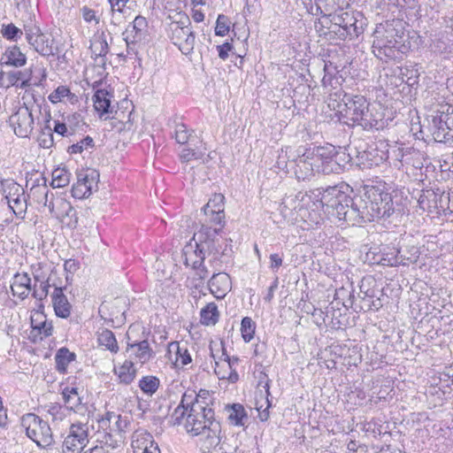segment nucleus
I'll use <instances>...</instances> for the list:
<instances>
[{
  "mask_svg": "<svg viewBox=\"0 0 453 453\" xmlns=\"http://www.w3.org/2000/svg\"><path fill=\"white\" fill-rule=\"evenodd\" d=\"M349 185L329 187L323 192L315 195L319 199L313 205L318 209L322 207L326 211L335 215L339 220L349 225H359L378 219V208L369 203L368 187L361 196L352 198L349 194Z\"/></svg>",
  "mask_w": 453,
  "mask_h": 453,
  "instance_id": "obj_1",
  "label": "nucleus"
},
{
  "mask_svg": "<svg viewBox=\"0 0 453 453\" xmlns=\"http://www.w3.org/2000/svg\"><path fill=\"white\" fill-rule=\"evenodd\" d=\"M219 232L220 228L217 229L202 225L200 230L193 237L196 242V249L194 250L192 245L187 246L184 249L185 265L192 268L202 265L206 254H213L215 259L219 257V255L228 256L232 251L231 243H226L225 247L222 248L219 243L220 240L218 237ZM229 242H232L231 239Z\"/></svg>",
  "mask_w": 453,
  "mask_h": 453,
  "instance_id": "obj_2",
  "label": "nucleus"
},
{
  "mask_svg": "<svg viewBox=\"0 0 453 453\" xmlns=\"http://www.w3.org/2000/svg\"><path fill=\"white\" fill-rule=\"evenodd\" d=\"M339 119L346 125H359L365 129L379 128L383 119L382 113L375 105L370 104L361 95L345 96Z\"/></svg>",
  "mask_w": 453,
  "mask_h": 453,
  "instance_id": "obj_3",
  "label": "nucleus"
},
{
  "mask_svg": "<svg viewBox=\"0 0 453 453\" xmlns=\"http://www.w3.org/2000/svg\"><path fill=\"white\" fill-rule=\"evenodd\" d=\"M168 35L172 42L179 48L184 55L193 52L196 45V35L189 18L180 16V19L169 24Z\"/></svg>",
  "mask_w": 453,
  "mask_h": 453,
  "instance_id": "obj_4",
  "label": "nucleus"
},
{
  "mask_svg": "<svg viewBox=\"0 0 453 453\" xmlns=\"http://www.w3.org/2000/svg\"><path fill=\"white\" fill-rule=\"evenodd\" d=\"M428 128L437 142L453 140V108L443 105L429 116Z\"/></svg>",
  "mask_w": 453,
  "mask_h": 453,
  "instance_id": "obj_5",
  "label": "nucleus"
},
{
  "mask_svg": "<svg viewBox=\"0 0 453 453\" xmlns=\"http://www.w3.org/2000/svg\"><path fill=\"white\" fill-rule=\"evenodd\" d=\"M21 426L27 436L41 448L49 447L54 442L50 425L35 413L25 414L21 418Z\"/></svg>",
  "mask_w": 453,
  "mask_h": 453,
  "instance_id": "obj_6",
  "label": "nucleus"
},
{
  "mask_svg": "<svg viewBox=\"0 0 453 453\" xmlns=\"http://www.w3.org/2000/svg\"><path fill=\"white\" fill-rule=\"evenodd\" d=\"M399 38L398 32L392 25L378 26L373 32L372 49L374 54L378 58H381V55L392 57L394 49L398 48L400 43Z\"/></svg>",
  "mask_w": 453,
  "mask_h": 453,
  "instance_id": "obj_7",
  "label": "nucleus"
},
{
  "mask_svg": "<svg viewBox=\"0 0 453 453\" xmlns=\"http://www.w3.org/2000/svg\"><path fill=\"white\" fill-rule=\"evenodd\" d=\"M209 395V391L206 389H201L198 393L195 390H187L181 397L180 404L175 408L173 414L171 415V422L173 426H180L182 419L185 418L188 408H195L199 405L204 410H212L208 407V403L205 402Z\"/></svg>",
  "mask_w": 453,
  "mask_h": 453,
  "instance_id": "obj_8",
  "label": "nucleus"
},
{
  "mask_svg": "<svg viewBox=\"0 0 453 453\" xmlns=\"http://www.w3.org/2000/svg\"><path fill=\"white\" fill-rule=\"evenodd\" d=\"M24 30L27 42L40 55L50 57L55 56L58 53V47L50 35L42 33L35 25L25 26Z\"/></svg>",
  "mask_w": 453,
  "mask_h": 453,
  "instance_id": "obj_9",
  "label": "nucleus"
},
{
  "mask_svg": "<svg viewBox=\"0 0 453 453\" xmlns=\"http://www.w3.org/2000/svg\"><path fill=\"white\" fill-rule=\"evenodd\" d=\"M214 419L212 410H204L199 405L188 408L185 418L180 425H183L186 432L192 437L198 436L207 426V423Z\"/></svg>",
  "mask_w": 453,
  "mask_h": 453,
  "instance_id": "obj_10",
  "label": "nucleus"
},
{
  "mask_svg": "<svg viewBox=\"0 0 453 453\" xmlns=\"http://www.w3.org/2000/svg\"><path fill=\"white\" fill-rule=\"evenodd\" d=\"M88 443V426L87 423L76 422L69 426L62 444L63 453H80Z\"/></svg>",
  "mask_w": 453,
  "mask_h": 453,
  "instance_id": "obj_11",
  "label": "nucleus"
},
{
  "mask_svg": "<svg viewBox=\"0 0 453 453\" xmlns=\"http://www.w3.org/2000/svg\"><path fill=\"white\" fill-rule=\"evenodd\" d=\"M334 69L335 67L333 66L332 63L325 64V75L322 79V86L326 90V93H328V97L326 99L328 108L332 111H334L340 116L343 108V104L346 97L345 96H350V94L345 93L341 88H338L335 91H332L329 88V87H332L333 70Z\"/></svg>",
  "mask_w": 453,
  "mask_h": 453,
  "instance_id": "obj_12",
  "label": "nucleus"
},
{
  "mask_svg": "<svg viewBox=\"0 0 453 453\" xmlns=\"http://www.w3.org/2000/svg\"><path fill=\"white\" fill-rule=\"evenodd\" d=\"M9 124L17 136L28 137L34 129V117L31 111L25 105L19 107L9 118Z\"/></svg>",
  "mask_w": 453,
  "mask_h": 453,
  "instance_id": "obj_13",
  "label": "nucleus"
},
{
  "mask_svg": "<svg viewBox=\"0 0 453 453\" xmlns=\"http://www.w3.org/2000/svg\"><path fill=\"white\" fill-rule=\"evenodd\" d=\"M368 197L370 199L369 203H372V205H374L373 208L376 209L377 207V211H380L378 219L388 218L393 213L394 208L391 195L384 189L370 186L368 187Z\"/></svg>",
  "mask_w": 453,
  "mask_h": 453,
  "instance_id": "obj_14",
  "label": "nucleus"
},
{
  "mask_svg": "<svg viewBox=\"0 0 453 453\" xmlns=\"http://www.w3.org/2000/svg\"><path fill=\"white\" fill-rule=\"evenodd\" d=\"M311 153L312 149H308L295 161L294 173L298 180H310L316 171L319 172V165Z\"/></svg>",
  "mask_w": 453,
  "mask_h": 453,
  "instance_id": "obj_15",
  "label": "nucleus"
},
{
  "mask_svg": "<svg viewBox=\"0 0 453 453\" xmlns=\"http://www.w3.org/2000/svg\"><path fill=\"white\" fill-rule=\"evenodd\" d=\"M134 453H161L151 434L143 429L135 430L131 438Z\"/></svg>",
  "mask_w": 453,
  "mask_h": 453,
  "instance_id": "obj_16",
  "label": "nucleus"
},
{
  "mask_svg": "<svg viewBox=\"0 0 453 453\" xmlns=\"http://www.w3.org/2000/svg\"><path fill=\"white\" fill-rule=\"evenodd\" d=\"M449 201V195L441 192L440 189H437V191L432 189L425 190L418 200L420 208L429 211L433 209L445 210Z\"/></svg>",
  "mask_w": 453,
  "mask_h": 453,
  "instance_id": "obj_17",
  "label": "nucleus"
},
{
  "mask_svg": "<svg viewBox=\"0 0 453 453\" xmlns=\"http://www.w3.org/2000/svg\"><path fill=\"white\" fill-rule=\"evenodd\" d=\"M221 425L215 418L207 423V426L201 432L199 441L203 450L210 451L215 449L221 441Z\"/></svg>",
  "mask_w": 453,
  "mask_h": 453,
  "instance_id": "obj_18",
  "label": "nucleus"
},
{
  "mask_svg": "<svg viewBox=\"0 0 453 453\" xmlns=\"http://www.w3.org/2000/svg\"><path fill=\"white\" fill-rule=\"evenodd\" d=\"M147 27L146 19L142 16H136L134 21L126 28L123 36L128 50L131 48V44H135L145 38Z\"/></svg>",
  "mask_w": 453,
  "mask_h": 453,
  "instance_id": "obj_19",
  "label": "nucleus"
},
{
  "mask_svg": "<svg viewBox=\"0 0 453 453\" xmlns=\"http://www.w3.org/2000/svg\"><path fill=\"white\" fill-rule=\"evenodd\" d=\"M42 183L37 180L36 184H33L27 195L30 206L35 205L38 211L48 207L50 199H49V188L46 185V180L42 178Z\"/></svg>",
  "mask_w": 453,
  "mask_h": 453,
  "instance_id": "obj_20",
  "label": "nucleus"
},
{
  "mask_svg": "<svg viewBox=\"0 0 453 453\" xmlns=\"http://www.w3.org/2000/svg\"><path fill=\"white\" fill-rule=\"evenodd\" d=\"M96 174L92 172L88 173H80L78 175L77 182L73 186L72 195L74 198L82 199L89 196L95 188L97 187Z\"/></svg>",
  "mask_w": 453,
  "mask_h": 453,
  "instance_id": "obj_21",
  "label": "nucleus"
},
{
  "mask_svg": "<svg viewBox=\"0 0 453 453\" xmlns=\"http://www.w3.org/2000/svg\"><path fill=\"white\" fill-rule=\"evenodd\" d=\"M62 398L68 411L83 415L87 411V404L78 388L65 387L62 393Z\"/></svg>",
  "mask_w": 453,
  "mask_h": 453,
  "instance_id": "obj_22",
  "label": "nucleus"
},
{
  "mask_svg": "<svg viewBox=\"0 0 453 453\" xmlns=\"http://www.w3.org/2000/svg\"><path fill=\"white\" fill-rule=\"evenodd\" d=\"M111 5V24L119 26L126 21L130 11L135 4L134 0H108Z\"/></svg>",
  "mask_w": 453,
  "mask_h": 453,
  "instance_id": "obj_23",
  "label": "nucleus"
},
{
  "mask_svg": "<svg viewBox=\"0 0 453 453\" xmlns=\"http://www.w3.org/2000/svg\"><path fill=\"white\" fill-rule=\"evenodd\" d=\"M311 198V195L303 192L286 196L282 200L280 211L285 217L288 215L287 211H300L308 207V202Z\"/></svg>",
  "mask_w": 453,
  "mask_h": 453,
  "instance_id": "obj_24",
  "label": "nucleus"
},
{
  "mask_svg": "<svg viewBox=\"0 0 453 453\" xmlns=\"http://www.w3.org/2000/svg\"><path fill=\"white\" fill-rule=\"evenodd\" d=\"M208 287L217 299L224 298L231 289L230 276L226 273H213L208 281Z\"/></svg>",
  "mask_w": 453,
  "mask_h": 453,
  "instance_id": "obj_25",
  "label": "nucleus"
},
{
  "mask_svg": "<svg viewBox=\"0 0 453 453\" xmlns=\"http://www.w3.org/2000/svg\"><path fill=\"white\" fill-rule=\"evenodd\" d=\"M50 296L56 315L62 319H67L71 315L72 305L64 294L63 288L55 287Z\"/></svg>",
  "mask_w": 453,
  "mask_h": 453,
  "instance_id": "obj_26",
  "label": "nucleus"
},
{
  "mask_svg": "<svg viewBox=\"0 0 453 453\" xmlns=\"http://www.w3.org/2000/svg\"><path fill=\"white\" fill-rule=\"evenodd\" d=\"M388 158V152L370 148L357 156V164L364 168L378 166Z\"/></svg>",
  "mask_w": 453,
  "mask_h": 453,
  "instance_id": "obj_27",
  "label": "nucleus"
},
{
  "mask_svg": "<svg viewBox=\"0 0 453 453\" xmlns=\"http://www.w3.org/2000/svg\"><path fill=\"white\" fill-rule=\"evenodd\" d=\"M32 288L31 278L27 273H17L14 274L11 283L12 293L14 296L24 300L32 291Z\"/></svg>",
  "mask_w": 453,
  "mask_h": 453,
  "instance_id": "obj_28",
  "label": "nucleus"
},
{
  "mask_svg": "<svg viewBox=\"0 0 453 453\" xmlns=\"http://www.w3.org/2000/svg\"><path fill=\"white\" fill-rule=\"evenodd\" d=\"M99 428L108 430L112 433L123 434L127 426V422L122 419L121 416L114 412H107L104 417L98 419Z\"/></svg>",
  "mask_w": 453,
  "mask_h": 453,
  "instance_id": "obj_29",
  "label": "nucleus"
},
{
  "mask_svg": "<svg viewBox=\"0 0 453 453\" xmlns=\"http://www.w3.org/2000/svg\"><path fill=\"white\" fill-rule=\"evenodd\" d=\"M90 50L98 65H104L106 55L109 53V44L104 31L95 35L90 43Z\"/></svg>",
  "mask_w": 453,
  "mask_h": 453,
  "instance_id": "obj_30",
  "label": "nucleus"
},
{
  "mask_svg": "<svg viewBox=\"0 0 453 453\" xmlns=\"http://www.w3.org/2000/svg\"><path fill=\"white\" fill-rule=\"evenodd\" d=\"M113 96L106 89H97L93 97L94 108L98 112L100 117L103 115L111 113L113 107L111 106V99Z\"/></svg>",
  "mask_w": 453,
  "mask_h": 453,
  "instance_id": "obj_31",
  "label": "nucleus"
},
{
  "mask_svg": "<svg viewBox=\"0 0 453 453\" xmlns=\"http://www.w3.org/2000/svg\"><path fill=\"white\" fill-rule=\"evenodd\" d=\"M53 196V194H51V198L48 205L49 211L51 215L61 219L72 217L73 214H74L75 211L67 200L63 197L54 198Z\"/></svg>",
  "mask_w": 453,
  "mask_h": 453,
  "instance_id": "obj_32",
  "label": "nucleus"
},
{
  "mask_svg": "<svg viewBox=\"0 0 453 453\" xmlns=\"http://www.w3.org/2000/svg\"><path fill=\"white\" fill-rule=\"evenodd\" d=\"M341 150V148L336 149L332 144H326L312 148L311 155L315 157V160L319 165V171L322 172L323 166L327 165V162L334 160Z\"/></svg>",
  "mask_w": 453,
  "mask_h": 453,
  "instance_id": "obj_33",
  "label": "nucleus"
},
{
  "mask_svg": "<svg viewBox=\"0 0 453 453\" xmlns=\"http://www.w3.org/2000/svg\"><path fill=\"white\" fill-rule=\"evenodd\" d=\"M32 334L39 336L41 340L52 334L53 325L48 320L42 313H37L35 317L31 318Z\"/></svg>",
  "mask_w": 453,
  "mask_h": 453,
  "instance_id": "obj_34",
  "label": "nucleus"
},
{
  "mask_svg": "<svg viewBox=\"0 0 453 453\" xmlns=\"http://www.w3.org/2000/svg\"><path fill=\"white\" fill-rule=\"evenodd\" d=\"M27 63V57L21 52L18 46H12L5 50L2 58L1 65L21 67Z\"/></svg>",
  "mask_w": 453,
  "mask_h": 453,
  "instance_id": "obj_35",
  "label": "nucleus"
},
{
  "mask_svg": "<svg viewBox=\"0 0 453 453\" xmlns=\"http://www.w3.org/2000/svg\"><path fill=\"white\" fill-rule=\"evenodd\" d=\"M214 372L219 380H226L231 383H234L239 380L235 368H232L231 363L226 358L216 362Z\"/></svg>",
  "mask_w": 453,
  "mask_h": 453,
  "instance_id": "obj_36",
  "label": "nucleus"
},
{
  "mask_svg": "<svg viewBox=\"0 0 453 453\" xmlns=\"http://www.w3.org/2000/svg\"><path fill=\"white\" fill-rule=\"evenodd\" d=\"M96 441L98 445L114 449L119 448L124 441V434L112 433L108 430H102L97 432Z\"/></svg>",
  "mask_w": 453,
  "mask_h": 453,
  "instance_id": "obj_37",
  "label": "nucleus"
},
{
  "mask_svg": "<svg viewBox=\"0 0 453 453\" xmlns=\"http://www.w3.org/2000/svg\"><path fill=\"white\" fill-rule=\"evenodd\" d=\"M350 161V157L345 151L341 150L334 160L327 162V165L323 166L322 173L324 174L339 173L345 165Z\"/></svg>",
  "mask_w": 453,
  "mask_h": 453,
  "instance_id": "obj_38",
  "label": "nucleus"
},
{
  "mask_svg": "<svg viewBox=\"0 0 453 453\" xmlns=\"http://www.w3.org/2000/svg\"><path fill=\"white\" fill-rule=\"evenodd\" d=\"M127 350L131 351L132 355H134L141 364L149 361L152 356V350L146 340L137 343L128 344Z\"/></svg>",
  "mask_w": 453,
  "mask_h": 453,
  "instance_id": "obj_39",
  "label": "nucleus"
},
{
  "mask_svg": "<svg viewBox=\"0 0 453 453\" xmlns=\"http://www.w3.org/2000/svg\"><path fill=\"white\" fill-rule=\"evenodd\" d=\"M168 352L175 353L176 359L175 364L178 365H187L192 362L191 355L185 344L180 345L177 342H172L168 345Z\"/></svg>",
  "mask_w": 453,
  "mask_h": 453,
  "instance_id": "obj_40",
  "label": "nucleus"
},
{
  "mask_svg": "<svg viewBox=\"0 0 453 453\" xmlns=\"http://www.w3.org/2000/svg\"><path fill=\"white\" fill-rule=\"evenodd\" d=\"M35 284L32 288V295L35 299L42 300L46 298L49 294L50 285L49 280H45L42 275L38 273V271L34 272Z\"/></svg>",
  "mask_w": 453,
  "mask_h": 453,
  "instance_id": "obj_41",
  "label": "nucleus"
},
{
  "mask_svg": "<svg viewBox=\"0 0 453 453\" xmlns=\"http://www.w3.org/2000/svg\"><path fill=\"white\" fill-rule=\"evenodd\" d=\"M119 382L125 385L130 384L135 378L136 369L131 361H125L123 365L114 369Z\"/></svg>",
  "mask_w": 453,
  "mask_h": 453,
  "instance_id": "obj_42",
  "label": "nucleus"
},
{
  "mask_svg": "<svg viewBox=\"0 0 453 453\" xmlns=\"http://www.w3.org/2000/svg\"><path fill=\"white\" fill-rule=\"evenodd\" d=\"M2 192L7 202L12 201L14 197H19L25 195L24 188L12 179L1 181Z\"/></svg>",
  "mask_w": 453,
  "mask_h": 453,
  "instance_id": "obj_43",
  "label": "nucleus"
},
{
  "mask_svg": "<svg viewBox=\"0 0 453 453\" xmlns=\"http://www.w3.org/2000/svg\"><path fill=\"white\" fill-rule=\"evenodd\" d=\"M228 420L234 426H244L245 421L248 419V415L244 407L240 403H234L227 410Z\"/></svg>",
  "mask_w": 453,
  "mask_h": 453,
  "instance_id": "obj_44",
  "label": "nucleus"
},
{
  "mask_svg": "<svg viewBox=\"0 0 453 453\" xmlns=\"http://www.w3.org/2000/svg\"><path fill=\"white\" fill-rule=\"evenodd\" d=\"M97 342L100 346L105 347L111 353L119 351V346L114 334L109 329H103L98 332Z\"/></svg>",
  "mask_w": 453,
  "mask_h": 453,
  "instance_id": "obj_45",
  "label": "nucleus"
},
{
  "mask_svg": "<svg viewBox=\"0 0 453 453\" xmlns=\"http://www.w3.org/2000/svg\"><path fill=\"white\" fill-rule=\"evenodd\" d=\"M201 323L205 326H214L219 318L218 307L214 303H208L200 311Z\"/></svg>",
  "mask_w": 453,
  "mask_h": 453,
  "instance_id": "obj_46",
  "label": "nucleus"
},
{
  "mask_svg": "<svg viewBox=\"0 0 453 453\" xmlns=\"http://www.w3.org/2000/svg\"><path fill=\"white\" fill-rule=\"evenodd\" d=\"M75 354L66 348H61L55 356L56 367L60 372H65L68 365L73 361Z\"/></svg>",
  "mask_w": 453,
  "mask_h": 453,
  "instance_id": "obj_47",
  "label": "nucleus"
},
{
  "mask_svg": "<svg viewBox=\"0 0 453 453\" xmlns=\"http://www.w3.org/2000/svg\"><path fill=\"white\" fill-rule=\"evenodd\" d=\"M7 203L17 217L20 219L25 218L27 206L29 205L27 195H23L19 197H14L12 201L10 200Z\"/></svg>",
  "mask_w": 453,
  "mask_h": 453,
  "instance_id": "obj_48",
  "label": "nucleus"
},
{
  "mask_svg": "<svg viewBox=\"0 0 453 453\" xmlns=\"http://www.w3.org/2000/svg\"><path fill=\"white\" fill-rule=\"evenodd\" d=\"M387 250H388L384 249L382 251L383 256L380 265L384 266H397L398 265H401V262H403L399 256L401 251L395 248H388Z\"/></svg>",
  "mask_w": 453,
  "mask_h": 453,
  "instance_id": "obj_49",
  "label": "nucleus"
},
{
  "mask_svg": "<svg viewBox=\"0 0 453 453\" xmlns=\"http://www.w3.org/2000/svg\"><path fill=\"white\" fill-rule=\"evenodd\" d=\"M159 380L156 376H143L139 381L141 390L148 395H152L159 387Z\"/></svg>",
  "mask_w": 453,
  "mask_h": 453,
  "instance_id": "obj_50",
  "label": "nucleus"
},
{
  "mask_svg": "<svg viewBox=\"0 0 453 453\" xmlns=\"http://www.w3.org/2000/svg\"><path fill=\"white\" fill-rule=\"evenodd\" d=\"M70 173L65 168H57L52 172L51 186L56 188H64L70 182Z\"/></svg>",
  "mask_w": 453,
  "mask_h": 453,
  "instance_id": "obj_51",
  "label": "nucleus"
},
{
  "mask_svg": "<svg viewBox=\"0 0 453 453\" xmlns=\"http://www.w3.org/2000/svg\"><path fill=\"white\" fill-rule=\"evenodd\" d=\"M256 331V323L250 317H244L241 323V334L245 342H250L253 338Z\"/></svg>",
  "mask_w": 453,
  "mask_h": 453,
  "instance_id": "obj_52",
  "label": "nucleus"
},
{
  "mask_svg": "<svg viewBox=\"0 0 453 453\" xmlns=\"http://www.w3.org/2000/svg\"><path fill=\"white\" fill-rule=\"evenodd\" d=\"M224 196L221 194H214L208 203L203 206V211L205 216L210 215V211H224Z\"/></svg>",
  "mask_w": 453,
  "mask_h": 453,
  "instance_id": "obj_53",
  "label": "nucleus"
},
{
  "mask_svg": "<svg viewBox=\"0 0 453 453\" xmlns=\"http://www.w3.org/2000/svg\"><path fill=\"white\" fill-rule=\"evenodd\" d=\"M1 34L8 41L17 42L18 39L21 38L23 32L21 29L17 27L14 24H3L1 28Z\"/></svg>",
  "mask_w": 453,
  "mask_h": 453,
  "instance_id": "obj_54",
  "label": "nucleus"
},
{
  "mask_svg": "<svg viewBox=\"0 0 453 453\" xmlns=\"http://www.w3.org/2000/svg\"><path fill=\"white\" fill-rule=\"evenodd\" d=\"M420 252L419 249L416 246H410L407 247L405 250H403L400 254L401 265H406L410 263H415L417 262L418 258L419 257Z\"/></svg>",
  "mask_w": 453,
  "mask_h": 453,
  "instance_id": "obj_55",
  "label": "nucleus"
},
{
  "mask_svg": "<svg viewBox=\"0 0 453 453\" xmlns=\"http://www.w3.org/2000/svg\"><path fill=\"white\" fill-rule=\"evenodd\" d=\"M231 21L229 18L224 14H219L217 18L215 35L218 36H225L230 30Z\"/></svg>",
  "mask_w": 453,
  "mask_h": 453,
  "instance_id": "obj_56",
  "label": "nucleus"
},
{
  "mask_svg": "<svg viewBox=\"0 0 453 453\" xmlns=\"http://www.w3.org/2000/svg\"><path fill=\"white\" fill-rule=\"evenodd\" d=\"M210 352L211 357L214 361V365H216V362L219 360L226 359V357H227V354L226 353V349L222 342L219 343L211 342L210 343Z\"/></svg>",
  "mask_w": 453,
  "mask_h": 453,
  "instance_id": "obj_57",
  "label": "nucleus"
},
{
  "mask_svg": "<svg viewBox=\"0 0 453 453\" xmlns=\"http://www.w3.org/2000/svg\"><path fill=\"white\" fill-rule=\"evenodd\" d=\"M175 140L180 144H185L188 142L191 131L188 129L185 124L177 123L175 126Z\"/></svg>",
  "mask_w": 453,
  "mask_h": 453,
  "instance_id": "obj_58",
  "label": "nucleus"
},
{
  "mask_svg": "<svg viewBox=\"0 0 453 453\" xmlns=\"http://www.w3.org/2000/svg\"><path fill=\"white\" fill-rule=\"evenodd\" d=\"M70 96H72V93L66 86H58L49 95L48 98L52 104H58Z\"/></svg>",
  "mask_w": 453,
  "mask_h": 453,
  "instance_id": "obj_59",
  "label": "nucleus"
},
{
  "mask_svg": "<svg viewBox=\"0 0 453 453\" xmlns=\"http://www.w3.org/2000/svg\"><path fill=\"white\" fill-rule=\"evenodd\" d=\"M22 72L20 71H13V72H0V81L4 82L6 81V87L10 86H18L17 82L21 80Z\"/></svg>",
  "mask_w": 453,
  "mask_h": 453,
  "instance_id": "obj_60",
  "label": "nucleus"
},
{
  "mask_svg": "<svg viewBox=\"0 0 453 453\" xmlns=\"http://www.w3.org/2000/svg\"><path fill=\"white\" fill-rule=\"evenodd\" d=\"M67 411L65 407L54 403L49 407L48 413L51 416L53 421H62L65 418Z\"/></svg>",
  "mask_w": 453,
  "mask_h": 453,
  "instance_id": "obj_61",
  "label": "nucleus"
},
{
  "mask_svg": "<svg viewBox=\"0 0 453 453\" xmlns=\"http://www.w3.org/2000/svg\"><path fill=\"white\" fill-rule=\"evenodd\" d=\"M192 269L194 271V287L198 288L203 283V280L209 276V271L203 265H197L196 267H194Z\"/></svg>",
  "mask_w": 453,
  "mask_h": 453,
  "instance_id": "obj_62",
  "label": "nucleus"
},
{
  "mask_svg": "<svg viewBox=\"0 0 453 453\" xmlns=\"http://www.w3.org/2000/svg\"><path fill=\"white\" fill-rule=\"evenodd\" d=\"M94 146V141L91 137L87 136L81 142L73 144L69 147L68 151L72 154L81 153L84 149L92 148Z\"/></svg>",
  "mask_w": 453,
  "mask_h": 453,
  "instance_id": "obj_63",
  "label": "nucleus"
},
{
  "mask_svg": "<svg viewBox=\"0 0 453 453\" xmlns=\"http://www.w3.org/2000/svg\"><path fill=\"white\" fill-rule=\"evenodd\" d=\"M81 13L85 20L88 24L97 25L100 22V17L96 14V12L88 6H83L81 9Z\"/></svg>",
  "mask_w": 453,
  "mask_h": 453,
  "instance_id": "obj_64",
  "label": "nucleus"
}]
</instances>
